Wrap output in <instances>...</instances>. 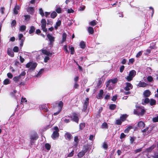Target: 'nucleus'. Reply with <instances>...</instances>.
<instances>
[{"instance_id": "obj_1", "label": "nucleus", "mask_w": 158, "mask_h": 158, "mask_svg": "<svg viewBox=\"0 0 158 158\" xmlns=\"http://www.w3.org/2000/svg\"><path fill=\"white\" fill-rule=\"evenodd\" d=\"M136 74V71L134 70H132L129 72L128 75L125 77V78L127 81H130L133 80Z\"/></svg>"}, {"instance_id": "obj_2", "label": "nucleus", "mask_w": 158, "mask_h": 158, "mask_svg": "<svg viewBox=\"0 0 158 158\" xmlns=\"http://www.w3.org/2000/svg\"><path fill=\"white\" fill-rule=\"evenodd\" d=\"M145 112V111L144 109L139 107H138L137 110H134V113L135 114L138 115H143Z\"/></svg>"}, {"instance_id": "obj_3", "label": "nucleus", "mask_w": 158, "mask_h": 158, "mask_svg": "<svg viewBox=\"0 0 158 158\" xmlns=\"http://www.w3.org/2000/svg\"><path fill=\"white\" fill-rule=\"evenodd\" d=\"M54 130L51 135L52 138L53 139H55L56 138H58L59 136L58 132L59 130L57 127H54L53 128Z\"/></svg>"}, {"instance_id": "obj_4", "label": "nucleus", "mask_w": 158, "mask_h": 158, "mask_svg": "<svg viewBox=\"0 0 158 158\" xmlns=\"http://www.w3.org/2000/svg\"><path fill=\"white\" fill-rule=\"evenodd\" d=\"M37 65V64L35 63L29 62L26 64V67L27 68H30V69L33 70L36 68Z\"/></svg>"}, {"instance_id": "obj_5", "label": "nucleus", "mask_w": 158, "mask_h": 158, "mask_svg": "<svg viewBox=\"0 0 158 158\" xmlns=\"http://www.w3.org/2000/svg\"><path fill=\"white\" fill-rule=\"evenodd\" d=\"M117 81L118 79L116 78L110 80L106 82V87H108L109 86L112 85L113 84H115Z\"/></svg>"}, {"instance_id": "obj_6", "label": "nucleus", "mask_w": 158, "mask_h": 158, "mask_svg": "<svg viewBox=\"0 0 158 158\" xmlns=\"http://www.w3.org/2000/svg\"><path fill=\"white\" fill-rule=\"evenodd\" d=\"M41 27L43 31L46 32L47 31V29L46 28V21L45 19H43L41 21Z\"/></svg>"}, {"instance_id": "obj_7", "label": "nucleus", "mask_w": 158, "mask_h": 158, "mask_svg": "<svg viewBox=\"0 0 158 158\" xmlns=\"http://www.w3.org/2000/svg\"><path fill=\"white\" fill-rule=\"evenodd\" d=\"M125 86L124 89L126 91H129L130 90L132 89L133 88L132 85L129 82H126L125 83Z\"/></svg>"}, {"instance_id": "obj_8", "label": "nucleus", "mask_w": 158, "mask_h": 158, "mask_svg": "<svg viewBox=\"0 0 158 158\" xmlns=\"http://www.w3.org/2000/svg\"><path fill=\"white\" fill-rule=\"evenodd\" d=\"M87 149L85 148H83L82 151L78 153L77 155L78 157L80 158L82 157L85 154V153L87 152Z\"/></svg>"}, {"instance_id": "obj_9", "label": "nucleus", "mask_w": 158, "mask_h": 158, "mask_svg": "<svg viewBox=\"0 0 158 158\" xmlns=\"http://www.w3.org/2000/svg\"><path fill=\"white\" fill-rule=\"evenodd\" d=\"M38 138V136L37 133L34 132H33L31 135L30 139L31 140H36Z\"/></svg>"}, {"instance_id": "obj_10", "label": "nucleus", "mask_w": 158, "mask_h": 158, "mask_svg": "<svg viewBox=\"0 0 158 158\" xmlns=\"http://www.w3.org/2000/svg\"><path fill=\"white\" fill-rule=\"evenodd\" d=\"M72 118V120L77 123H78L79 119L77 115L75 113H73V116L71 117Z\"/></svg>"}, {"instance_id": "obj_11", "label": "nucleus", "mask_w": 158, "mask_h": 158, "mask_svg": "<svg viewBox=\"0 0 158 158\" xmlns=\"http://www.w3.org/2000/svg\"><path fill=\"white\" fill-rule=\"evenodd\" d=\"M7 53L8 55L12 57H13L14 56V54L12 51L11 49L10 48L7 49Z\"/></svg>"}, {"instance_id": "obj_12", "label": "nucleus", "mask_w": 158, "mask_h": 158, "mask_svg": "<svg viewBox=\"0 0 158 158\" xmlns=\"http://www.w3.org/2000/svg\"><path fill=\"white\" fill-rule=\"evenodd\" d=\"M148 84L144 82H142L139 81V83L137 85V86L139 87H144L147 86Z\"/></svg>"}, {"instance_id": "obj_13", "label": "nucleus", "mask_w": 158, "mask_h": 158, "mask_svg": "<svg viewBox=\"0 0 158 158\" xmlns=\"http://www.w3.org/2000/svg\"><path fill=\"white\" fill-rule=\"evenodd\" d=\"M20 8V6L19 5H16L14 9V13L15 14L17 15L18 13V11L19 10Z\"/></svg>"}, {"instance_id": "obj_14", "label": "nucleus", "mask_w": 158, "mask_h": 158, "mask_svg": "<svg viewBox=\"0 0 158 158\" xmlns=\"http://www.w3.org/2000/svg\"><path fill=\"white\" fill-rule=\"evenodd\" d=\"M64 137L66 139L70 140L72 138V135L69 133H66L64 135Z\"/></svg>"}, {"instance_id": "obj_15", "label": "nucleus", "mask_w": 158, "mask_h": 158, "mask_svg": "<svg viewBox=\"0 0 158 158\" xmlns=\"http://www.w3.org/2000/svg\"><path fill=\"white\" fill-rule=\"evenodd\" d=\"M138 126L140 128H143L145 126L144 123L142 121H140L138 123Z\"/></svg>"}, {"instance_id": "obj_16", "label": "nucleus", "mask_w": 158, "mask_h": 158, "mask_svg": "<svg viewBox=\"0 0 158 158\" xmlns=\"http://www.w3.org/2000/svg\"><path fill=\"white\" fill-rule=\"evenodd\" d=\"M103 94V90L101 89L98 94L97 98L98 99H101L102 98V96Z\"/></svg>"}, {"instance_id": "obj_17", "label": "nucleus", "mask_w": 158, "mask_h": 158, "mask_svg": "<svg viewBox=\"0 0 158 158\" xmlns=\"http://www.w3.org/2000/svg\"><path fill=\"white\" fill-rule=\"evenodd\" d=\"M143 95L145 97H148L151 94V92L148 90H146L143 93Z\"/></svg>"}, {"instance_id": "obj_18", "label": "nucleus", "mask_w": 158, "mask_h": 158, "mask_svg": "<svg viewBox=\"0 0 158 158\" xmlns=\"http://www.w3.org/2000/svg\"><path fill=\"white\" fill-rule=\"evenodd\" d=\"M47 36L50 42H52L54 41V37L50 34H48Z\"/></svg>"}, {"instance_id": "obj_19", "label": "nucleus", "mask_w": 158, "mask_h": 158, "mask_svg": "<svg viewBox=\"0 0 158 158\" xmlns=\"http://www.w3.org/2000/svg\"><path fill=\"white\" fill-rule=\"evenodd\" d=\"M74 141L75 143L74 146L76 148L77 147V145L79 142L78 136H76L74 137Z\"/></svg>"}, {"instance_id": "obj_20", "label": "nucleus", "mask_w": 158, "mask_h": 158, "mask_svg": "<svg viewBox=\"0 0 158 158\" xmlns=\"http://www.w3.org/2000/svg\"><path fill=\"white\" fill-rule=\"evenodd\" d=\"M42 52L43 54L47 56L51 55L52 54V53H50L48 51L45 50H42Z\"/></svg>"}, {"instance_id": "obj_21", "label": "nucleus", "mask_w": 158, "mask_h": 158, "mask_svg": "<svg viewBox=\"0 0 158 158\" xmlns=\"http://www.w3.org/2000/svg\"><path fill=\"white\" fill-rule=\"evenodd\" d=\"M127 115L126 114H123L120 117L121 120L122 121H124L125 120L126 118L127 117Z\"/></svg>"}, {"instance_id": "obj_22", "label": "nucleus", "mask_w": 158, "mask_h": 158, "mask_svg": "<svg viewBox=\"0 0 158 158\" xmlns=\"http://www.w3.org/2000/svg\"><path fill=\"white\" fill-rule=\"evenodd\" d=\"M149 103L150 105L151 106L155 105L156 104V101L153 99H151L150 100Z\"/></svg>"}, {"instance_id": "obj_23", "label": "nucleus", "mask_w": 158, "mask_h": 158, "mask_svg": "<svg viewBox=\"0 0 158 158\" xmlns=\"http://www.w3.org/2000/svg\"><path fill=\"white\" fill-rule=\"evenodd\" d=\"M40 109L41 110H44L45 111H48L46 104L41 105L40 107Z\"/></svg>"}, {"instance_id": "obj_24", "label": "nucleus", "mask_w": 158, "mask_h": 158, "mask_svg": "<svg viewBox=\"0 0 158 158\" xmlns=\"http://www.w3.org/2000/svg\"><path fill=\"white\" fill-rule=\"evenodd\" d=\"M88 32L90 34H92L94 33V30L93 27H89L88 29Z\"/></svg>"}, {"instance_id": "obj_25", "label": "nucleus", "mask_w": 158, "mask_h": 158, "mask_svg": "<svg viewBox=\"0 0 158 158\" xmlns=\"http://www.w3.org/2000/svg\"><path fill=\"white\" fill-rule=\"evenodd\" d=\"M66 36L67 34L65 33H63L62 35V38L61 41L62 43H63L66 40Z\"/></svg>"}, {"instance_id": "obj_26", "label": "nucleus", "mask_w": 158, "mask_h": 158, "mask_svg": "<svg viewBox=\"0 0 158 158\" xmlns=\"http://www.w3.org/2000/svg\"><path fill=\"white\" fill-rule=\"evenodd\" d=\"M61 23V21L60 20L58 21L56 23L55 26V28L57 29L58 27L60 26Z\"/></svg>"}, {"instance_id": "obj_27", "label": "nucleus", "mask_w": 158, "mask_h": 158, "mask_svg": "<svg viewBox=\"0 0 158 158\" xmlns=\"http://www.w3.org/2000/svg\"><path fill=\"white\" fill-rule=\"evenodd\" d=\"M97 22L95 20H93L89 23V24L92 26H94L97 24Z\"/></svg>"}, {"instance_id": "obj_28", "label": "nucleus", "mask_w": 158, "mask_h": 158, "mask_svg": "<svg viewBox=\"0 0 158 158\" xmlns=\"http://www.w3.org/2000/svg\"><path fill=\"white\" fill-rule=\"evenodd\" d=\"M20 78V77L18 76L14 77L13 78V80L15 82H17Z\"/></svg>"}, {"instance_id": "obj_29", "label": "nucleus", "mask_w": 158, "mask_h": 158, "mask_svg": "<svg viewBox=\"0 0 158 158\" xmlns=\"http://www.w3.org/2000/svg\"><path fill=\"white\" fill-rule=\"evenodd\" d=\"M35 30V28L34 27L32 26L30 27V30L29 31V33L30 34H31L33 33Z\"/></svg>"}, {"instance_id": "obj_30", "label": "nucleus", "mask_w": 158, "mask_h": 158, "mask_svg": "<svg viewBox=\"0 0 158 158\" xmlns=\"http://www.w3.org/2000/svg\"><path fill=\"white\" fill-rule=\"evenodd\" d=\"M26 28V27L25 25H22L20 27L19 30L22 32L23 31H25Z\"/></svg>"}, {"instance_id": "obj_31", "label": "nucleus", "mask_w": 158, "mask_h": 158, "mask_svg": "<svg viewBox=\"0 0 158 158\" xmlns=\"http://www.w3.org/2000/svg\"><path fill=\"white\" fill-rule=\"evenodd\" d=\"M57 13L55 11L52 12L51 15V17L53 19L55 18L57 16Z\"/></svg>"}, {"instance_id": "obj_32", "label": "nucleus", "mask_w": 158, "mask_h": 158, "mask_svg": "<svg viewBox=\"0 0 158 158\" xmlns=\"http://www.w3.org/2000/svg\"><path fill=\"white\" fill-rule=\"evenodd\" d=\"M10 83V81L8 79H6L3 81V84L5 85L9 84Z\"/></svg>"}, {"instance_id": "obj_33", "label": "nucleus", "mask_w": 158, "mask_h": 158, "mask_svg": "<svg viewBox=\"0 0 158 158\" xmlns=\"http://www.w3.org/2000/svg\"><path fill=\"white\" fill-rule=\"evenodd\" d=\"M80 46L82 48H85V44L84 41H81L80 43Z\"/></svg>"}, {"instance_id": "obj_34", "label": "nucleus", "mask_w": 158, "mask_h": 158, "mask_svg": "<svg viewBox=\"0 0 158 158\" xmlns=\"http://www.w3.org/2000/svg\"><path fill=\"white\" fill-rule=\"evenodd\" d=\"M101 127L102 128H107L108 126L107 123L106 122L103 123L101 126Z\"/></svg>"}, {"instance_id": "obj_35", "label": "nucleus", "mask_w": 158, "mask_h": 158, "mask_svg": "<svg viewBox=\"0 0 158 158\" xmlns=\"http://www.w3.org/2000/svg\"><path fill=\"white\" fill-rule=\"evenodd\" d=\"M152 120L154 123H156L158 122V115L153 117L152 118Z\"/></svg>"}, {"instance_id": "obj_36", "label": "nucleus", "mask_w": 158, "mask_h": 158, "mask_svg": "<svg viewBox=\"0 0 158 158\" xmlns=\"http://www.w3.org/2000/svg\"><path fill=\"white\" fill-rule=\"evenodd\" d=\"M69 48L70 50V53L71 54L73 55L74 54V48L73 47H69Z\"/></svg>"}, {"instance_id": "obj_37", "label": "nucleus", "mask_w": 158, "mask_h": 158, "mask_svg": "<svg viewBox=\"0 0 158 158\" xmlns=\"http://www.w3.org/2000/svg\"><path fill=\"white\" fill-rule=\"evenodd\" d=\"M64 51H65V53L66 54H69V52L67 49V46L66 45H64L63 47Z\"/></svg>"}, {"instance_id": "obj_38", "label": "nucleus", "mask_w": 158, "mask_h": 158, "mask_svg": "<svg viewBox=\"0 0 158 158\" xmlns=\"http://www.w3.org/2000/svg\"><path fill=\"white\" fill-rule=\"evenodd\" d=\"M116 107V105L114 104H111L109 106L111 110H113Z\"/></svg>"}, {"instance_id": "obj_39", "label": "nucleus", "mask_w": 158, "mask_h": 158, "mask_svg": "<svg viewBox=\"0 0 158 158\" xmlns=\"http://www.w3.org/2000/svg\"><path fill=\"white\" fill-rule=\"evenodd\" d=\"M132 128L131 126H129L127 129L124 131V132L125 133H127L129 132V130Z\"/></svg>"}, {"instance_id": "obj_40", "label": "nucleus", "mask_w": 158, "mask_h": 158, "mask_svg": "<svg viewBox=\"0 0 158 158\" xmlns=\"http://www.w3.org/2000/svg\"><path fill=\"white\" fill-rule=\"evenodd\" d=\"M44 70L43 69H41L39 72L35 76L36 77H39L42 74L43 71Z\"/></svg>"}, {"instance_id": "obj_41", "label": "nucleus", "mask_w": 158, "mask_h": 158, "mask_svg": "<svg viewBox=\"0 0 158 158\" xmlns=\"http://www.w3.org/2000/svg\"><path fill=\"white\" fill-rule=\"evenodd\" d=\"M155 145H153L150 148L147 149V151L148 152H150L155 147Z\"/></svg>"}, {"instance_id": "obj_42", "label": "nucleus", "mask_w": 158, "mask_h": 158, "mask_svg": "<svg viewBox=\"0 0 158 158\" xmlns=\"http://www.w3.org/2000/svg\"><path fill=\"white\" fill-rule=\"evenodd\" d=\"M27 11L30 13V14H32L33 12L34 9L31 7H29L27 9Z\"/></svg>"}, {"instance_id": "obj_43", "label": "nucleus", "mask_w": 158, "mask_h": 158, "mask_svg": "<svg viewBox=\"0 0 158 158\" xmlns=\"http://www.w3.org/2000/svg\"><path fill=\"white\" fill-rule=\"evenodd\" d=\"M63 106V103L62 102H60L58 104V107H59V109H60L61 110V108Z\"/></svg>"}, {"instance_id": "obj_44", "label": "nucleus", "mask_w": 158, "mask_h": 158, "mask_svg": "<svg viewBox=\"0 0 158 158\" xmlns=\"http://www.w3.org/2000/svg\"><path fill=\"white\" fill-rule=\"evenodd\" d=\"M40 14L41 15L42 17L44 16V14L43 12V11L42 8H40L39 10Z\"/></svg>"}, {"instance_id": "obj_45", "label": "nucleus", "mask_w": 158, "mask_h": 158, "mask_svg": "<svg viewBox=\"0 0 158 158\" xmlns=\"http://www.w3.org/2000/svg\"><path fill=\"white\" fill-rule=\"evenodd\" d=\"M89 98H86L84 102V105H86L87 106L89 104Z\"/></svg>"}, {"instance_id": "obj_46", "label": "nucleus", "mask_w": 158, "mask_h": 158, "mask_svg": "<svg viewBox=\"0 0 158 158\" xmlns=\"http://www.w3.org/2000/svg\"><path fill=\"white\" fill-rule=\"evenodd\" d=\"M56 10L58 13H60L61 12V8L59 7H57Z\"/></svg>"}, {"instance_id": "obj_47", "label": "nucleus", "mask_w": 158, "mask_h": 158, "mask_svg": "<svg viewBox=\"0 0 158 158\" xmlns=\"http://www.w3.org/2000/svg\"><path fill=\"white\" fill-rule=\"evenodd\" d=\"M151 52V50H150L149 49H147L146 50L145 52L144 53L145 55H148Z\"/></svg>"}, {"instance_id": "obj_48", "label": "nucleus", "mask_w": 158, "mask_h": 158, "mask_svg": "<svg viewBox=\"0 0 158 158\" xmlns=\"http://www.w3.org/2000/svg\"><path fill=\"white\" fill-rule=\"evenodd\" d=\"M134 61H135V60L133 58H131V59H129L128 64H133V63L134 62Z\"/></svg>"}, {"instance_id": "obj_49", "label": "nucleus", "mask_w": 158, "mask_h": 158, "mask_svg": "<svg viewBox=\"0 0 158 158\" xmlns=\"http://www.w3.org/2000/svg\"><path fill=\"white\" fill-rule=\"evenodd\" d=\"M19 48L17 46L14 47L13 50L14 52H17L19 51Z\"/></svg>"}, {"instance_id": "obj_50", "label": "nucleus", "mask_w": 158, "mask_h": 158, "mask_svg": "<svg viewBox=\"0 0 158 158\" xmlns=\"http://www.w3.org/2000/svg\"><path fill=\"white\" fill-rule=\"evenodd\" d=\"M45 147L47 150H49L50 149L51 146L48 143H46L45 144Z\"/></svg>"}, {"instance_id": "obj_51", "label": "nucleus", "mask_w": 158, "mask_h": 158, "mask_svg": "<svg viewBox=\"0 0 158 158\" xmlns=\"http://www.w3.org/2000/svg\"><path fill=\"white\" fill-rule=\"evenodd\" d=\"M147 80L149 82H151L153 81V78L150 76H148L147 78Z\"/></svg>"}, {"instance_id": "obj_52", "label": "nucleus", "mask_w": 158, "mask_h": 158, "mask_svg": "<svg viewBox=\"0 0 158 158\" xmlns=\"http://www.w3.org/2000/svg\"><path fill=\"white\" fill-rule=\"evenodd\" d=\"M25 18V20L26 21H28L30 18V16L29 15H26L24 16Z\"/></svg>"}, {"instance_id": "obj_53", "label": "nucleus", "mask_w": 158, "mask_h": 158, "mask_svg": "<svg viewBox=\"0 0 158 158\" xmlns=\"http://www.w3.org/2000/svg\"><path fill=\"white\" fill-rule=\"evenodd\" d=\"M85 126V123H81L80 124V128L81 129H82L84 128Z\"/></svg>"}, {"instance_id": "obj_54", "label": "nucleus", "mask_w": 158, "mask_h": 158, "mask_svg": "<svg viewBox=\"0 0 158 158\" xmlns=\"http://www.w3.org/2000/svg\"><path fill=\"white\" fill-rule=\"evenodd\" d=\"M134 137H131L130 139V142L131 144H132L135 140Z\"/></svg>"}, {"instance_id": "obj_55", "label": "nucleus", "mask_w": 158, "mask_h": 158, "mask_svg": "<svg viewBox=\"0 0 158 158\" xmlns=\"http://www.w3.org/2000/svg\"><path fill=\"white\" fill-rule=\"evenodd\" d=\"M142 51H139L137 54L136 57L137 58H139L142 55Z\"/></svg>"}, {"instance_id": "obj_56", "label": "nucleus", "mask_w": 158, "mask_h": 158, "mask_svg": "<svg viewBox=\"0 0 158 158\" xmlns=\"http://www.w3.org/2000/svg\"><path fill=\"white\" fill-rule=\"evenodd\" d=\"M74 151L73 150L67 156L68 157H72L74 154Z\"/></svg>"}, {"instance_id": "obj_57", "label": "nucleus", "mask_w": 158, "mask_h": 158, "mask_svg": "<svg viewBox=\"0 0 158 158\" xmlns=\"http://www.w3.org/2000/svg\"><path fill=\"white\" fill-rule=\"evenodd\" d=\"M150 101V100H149V98H146L144 100V102L145 103L147 104L148 103H149Z\"/></svg>"}, {"instance_id": "obj_58", "label": "nucleus", "mask_w": 158, "mask_h": 158, "mask_svg": "<svg viewBox=\"0 0 158 158\" xmlns=\"http://www.w3.org/2000/svg\"><path fill=\"white\" fill-rule=\"evenodd\" d=\"M116 123L117 125H120L122 123V121L119 119L117 120H116Z\"/></svg>"}, {"instance_id": "obj_59", "label": "nucleus", "mask_w": 158, "mask_h": 158, "mask_svg": "<svg viewBox=\"0 0 158 158\" xmlns=\"http://www.w3.org/2000/svg\"><path fill=\"white\" fill-rule=\"evenodd\" d=\"M87 106H86V105H84L83 109H82V111H83L85 112L87 108Z\"/></svg>"}, {"instance_id": "obj_60", "label": "nucleus", "mask_w": 158, "mask_h": 158, "mask_svg": "<svg viewBox=\"0 0 158 158\" xmlns=\"http://www.w3.org/2000/svg\"><path fill=\"white\" fill-rule=\"evenodd\" d=\"M103 148L105 149L107 148L108 147L106 143L104 142L102 145Z\"/></svg>"}, {"instance_id": "obj_61", "label": "nucleus", "mask_w": 158, "mask_h": 158, "mask_svg": "<svg viewBox=\"0 0 158 158\" xmlns=\"http://www.w3.org/2000/svg\"><path fill=\"white\" fill-rule=\"evenodd\" d=\"M126 136V135L125 134H124V133H122L121 134L120 138L121 139H122L123 138H124Z\"/></svg>"}, {"instance_id": "obj_62", "label": "nucleus", "mask_w": 158, "mask_h": 158, "mask_svg": "<svg viewBox=\"0 0 158 158\" xmlns=\"http://www.w3.org/2000/svg\"><path fill=\"white\" fill-rule=\"evenodd\" d=\"M7 76L10 78H12L13 77V75L10 73H8L7 74Z\"/></svg>"}, {"instance_id": "obj_63", "label": "nucleus", "mask_w": 158, "mask_h": 158, "mask_svg": "<svg viewBox=\"0 0 158 158\" xmlns=\"http://www.w3.org/2000/svg\"><path fill=\"white\" fill-rule=\"evenodd\" d=\"M124 69V66L122 65V66H121L120 68V72L121 73H122Z\"/></svg>"}, {"instance_id": "obj_64", "label": "nucleus", "mask_w": 158, "mask_h": 158, "mask_svg": "<svg viewBox=\"0 0 158 158\" xmlns=\"http://www.w3.org/2000/svg\"><path fill=\"white\" fill-rule=\"evenodd\" d=\"M68 13H73L74 11L72 9H68Z\"/></svg>"}]
</instances>
